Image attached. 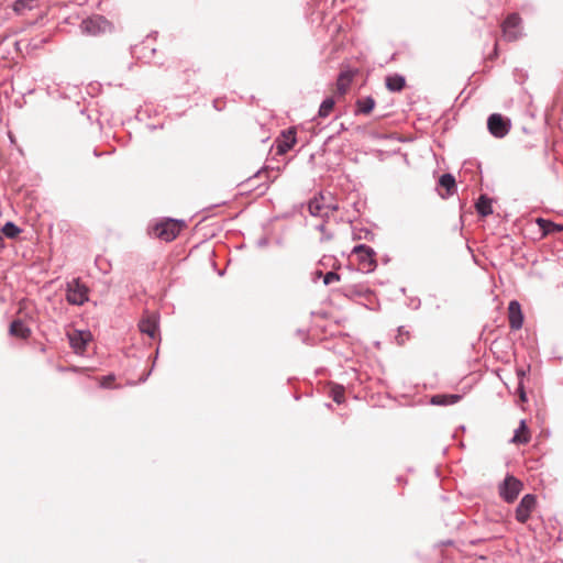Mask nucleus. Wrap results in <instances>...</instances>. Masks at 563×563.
<instances>
[{
    "label": "nucleus",
    "instance_id": "f257e3e1",
    "mask_svg": "<svg viewBox=\"0 0 563 563\" xmlns=\"http://www.w3.org/2000/svg\"><path fill=\"white\" fill-rule=\"evenodd\" d=\"M80 30L86 35L98 36L113 31V24L102 15L96 14L81 21Z\"/></svg>",
    "mask_w": 563,
    "mask_h": 563
},
{
    "label": "nucleus",
    "instance_id": "f03ea898",
    "mask_svg": "<svg viewBox=\"0 0 563 563\" xmlns=\"http://www.w3.org/2000/svg\"><path fill=\"white\" fill-rule=\"evenodd\" d=\"M186 223L183 220L166 219L153 227V234L166 242H170L176 239L180 233Z\"/></svg>",
    "mask_w": 563,
    "mask_h": 563
},
{
    "label": "nucleus",
    "instance_id": "7ed1b4c3",
    "mask_svg": "<svg viewBox=\"0 0 563 563\" xmlns=\"http://www.w3.org/2000/svg\"><path fill=\"white\" fill-rule=\"evenodd\" d=\"M66 299L70 305L81 306L88 301V288L79 279L67 284Z\"/></svg>",
    "mask_w": 563,
    "mask_h": 563
},
{
    "label": "nucleus",
    "instance_id": "20e7f679",
    "mask_svg": "<svg viewBox=\"0 0 563 563\" xmlns=\"http://www.w3.org/2000/svg\"><path fill=\"white\" fill-rule=\"evenodd\" d=\"M503 35L507 41H516L521 36V19L517 13L509 14L504 21Z\"/></svg>",
    "mask_w": 563,
    "mask_h": 563
},
{
    "label": "nucleus",
    "instance_id": "39448f33",
    "mask_svg": "<svg viewBox=\"0 0 563 563\" xmlns=\"http://www.w3.org/2000/svg\"><path fill=\"white\" fill-rule=\"evenodd\" d=\"M522 489V483L514 476H507L499 487L500 496L507 501L512 503Z\"/></svg>",
    "mask_w": 563,
    "mask_h": 563
},
{
    "label": "nucleus",
    "instance_id": "423d86ee",
    "mask_svg": "<svg viewBox=\"0 0 563 563\" xmlns=\"http://www.w3.org/2000/svg\"><path fill=\"white\" fill-rule=\"evenodd\" d=\"M487 128L495 137H504L510 130V121L501 114L494 113L487 120Z\"/></svg>",
    "mask_w": 563,
    "mask_h": 563
},
{
    "label": "nucleus",
    "instance_id": "0eeeda50",
    "mask_svg": "<svg viewBox=\"0 0 563 563\" xmlns=\"http://www.w3.org/2000/svg\"><path fill=\"white\" fill-rule=\"evenodd\" d=\"M71 349L77 354H82L86 350L88 342L91 340L89 331L73 330L67 334Z\"/></svg>",
    "mask_w": 563,
    "mask_h": 563
},
{
    "label": "nucleus",
    "instance_id": "6e6552de",
    "mask_svg": "<svg viewBox=\"0 0 563 563\" xmlns=\"http://www.w3.org/2000/svg\"><path fill=\"white\" fill-rule=\"evenodd\" d=\"M536 507V496L527 494L520 500L516 509V519L520 522H526Z\"/></svg>",
    "mask_w": 563,
    "mask_h": 563
},
{
    "label": "nucleus",
    "instance_id": "1a4fd4ad",
    "mask_svg": "<svg viewBox=\"0 0 563 563\" xmlns=\"http://www.w3.org/2000/svg\"><path fill=\"white\" fill-rule=\"evenodd\" d=\"M296 131L294 128L283 132L282 137L277 140V153H287L296 144Z\"/></svg>",
    "mask_w": 563,
    "mask_h": 563
},
{
    "label": "nucleus",
    "instance_id": "9d476101",
    "mask_svg": "<svg viewBox=\"0 0 563 563\" xmlns=\"http://www.w3.org/2000/svg\"><path fill=\"white\" fill-rule=\"evenodd\" d=\"M509 324L514 330H519L523 323V316L520 303L516 300L509 302L508 306Z\"/></svg>",
    "mask_w": 563,
    "mask_h": 563
},
{
    "label": "nucleus",
    "instance_id": "9b49d317",
    "mask_svg": "<svg viewBox=\"0 0 563 563\" xmlns=\"http://www.w3.org/2000/svg\"><path fill=\"white\" fill-rule=\"evenodd\" d=\"M140 331L147 334L151 339H155L158 332V323L156 317L148 316L140 321Z\"/></svg>",
    "mask_w": 563,
    "mask_h": 563
},
{
    "label": "nucleus",
    "instance_id": "f8f14e48",
    "mask_svg": "<svg viewBox=\"0 0 563 563\" xmlns=\"http://www.w3.org/2000/svg\"><path fill=\"white\" fill-rule=\"evenodd\" d=\"M308 209L310 214L313 217H328V211H324L327 209L325 196L321 195L320 197H316L310 200Z\"/></svg>",
    "mask_w": 563,
    "mask_h": 563
},
{
    "label": "nucleus",
    "instance_id": "ddd939ff",
    "mask_svg": "<svg viewBox=\"0 0 563 563\" xmlns=\"http://www.w3.org/2000/svg\"><path fill=\"white\" fill-rule=\"evenodd\" d=\"M353 253L358 255L360 261L364 264L372 265L375 262L374 261L375 252L373 251V249H371L369 246H367L365 244H358V245L354 246Z\"/></svg>",
    "mask_w": 563,
    "mask_h": 563
},
{
    "label": "nucleus",
    "instance_id": "4468645a",
    "mask_svg": "<svg viewBox=\"0 0 563 563\" xmlns=\"http://www.w3.org/2000/svg\"><path fill=\"white\" fill-rule=\"evenodd\" d=\"M355 107V114H369L375 107V100L371 96L358 98Z\"/></svg>",
    "mask_w": 563,
    "mask_h": 563
},
{
    "label": "nucleus",
    "instance_id": "2eb2a0df",
    "mask_svg": "<svg viewBox=\"0 0 563 563\" xmlns=\"http://www.w3.org/2000/svg\"><path fill=\"white\" fill-rule=\"evenodd\" d=\"M530 440L529 431L525 420L520 421L518 429H516L511 442L515 444H526Z\"/></svg>",
    "mask_w": 563,
    "mask_h": 563
},
{
    "label": "nucleus",
    "instance_id": "dca6fc26",
    "mask_svg": "<svg viewBox=\"0 0 563 563\" xmlns=\"http://www.w3.org/2000/svg\"><path fill=\"white\" fill-rule=\"evenodd\" d=\"M353 81V73H340V76L336 80V91L339 95L343 96L349 90L351 84Z\"/></svg>",
    "mask_w": 563,
    "mask_h": 563
},
{
    "label": "nucleus",
    "instance_id": "f3484780",
    "mask_svg": "<svg viewBox=\"0 0 563 563\" xmlns=\"http://www.w3.org/2000/svg\"><path fill=\"white\" fill-rule=\"evenodd\" d=\"M536 222L539 225V228L542 230L544 235L563 231L562 224L554 223V222H552L550 220H545L543 218H538L536 220Z\"/></svg>",
    "mask_w": 563,
    "mask_h": 563
},
{
    "label": "nucleus",
    "instance_id": "a211bd4d",
    "mask_svg": "<svg viewBox=\"0 0 563 563\" xmlns=\"http://www.w3.org/2000/svg\"><path fill=\"white\" fill-rule=\"evenodd\" d=\"M460 395H435L432 397L431 402L439 406L454 405L461 400Z\"/></svg>",
    "mask_w": 563,
    "mask_h": 563
},
{
    "label": "nucleus",
    "instance_id": "6ab92c4d",
    "mask_svg": "<svg viewBox=\"0 0 563 563\" xmlns=\"http://www.w3.org/2000/svg\"><path fill=\"white\" fill-rule=\"evenodd\" d=\"M476 210L483 217L492 214L493 207L490 199L487 198L486 196H481L476 202Z\"/></svg>",
    "mask_w": 563,
    "mask_h": 563
},
{
    "label": "nucleus",
    "instance_id": "aec40b11",
    "mask_svg": "<svg viewBox=\"0 0 563 563\" xmlns=\"http://www.w3.org/2000/svg\"><path fill=\"white\" fill-rule=\"evenodd\" d=\"M10 334L25 339L30 334V330L20 320H15L10 325Z\"/></svg>",
    "mask_w": 563,
    "mask_h": 563
},
{
    "label": "nucleus",
    "instance_id": "412c9836",
    "mask_svg": "<svg viewBox=\"0 0 563 563\" xmlns=\"http://www.w3.org/2000/svg\"><path fill=\"white\" fill-rule=\"evenodd\" d=\"M386 86L390 91H400L405 86V78L399 75L386 78Z\"/></svg>",
    "mask_w": 563,
    "mask_h": 563
},
{
    "label": "nucleus",
    "instance_id": "4be33fe9",
    "mask_svg": "<svg viewBox=\"0 0 563 563\" xmlns=\"http://www.w3.org/2000/svg\"><path fill=\"white\" fill-rule=\"evenodd\" d=\"M335 106V100L332 97H329L322 101L320 104L318 117L319 118H328L330 113L333 111Z\"/></svg>",
    "mask_w": 563,
    "mask_h": 563
},
{
    "label": "nucleus",
    "instance_id": "5701e85b",
    "mask_svg": "<svg viewBox=\"0 0 563 563\" xmlns=\"http://www.w3.org/2000/svg\"><path fill=\"white\" fill-rule=\"evenodd\" d=\"M35 5H36V0H16L13 3V10L19 14H22L27 10L34 9Z\"/></svg>",
    "mask_w": 563,
    "mask_h": 563
},
{
    "label": "nucleus",
    "instance_id": "b1692460",
    "mask_svg": "<svg viewBox=\"0 0 563 563\" xmlns=\"http://www.w3.org/2000/svg\"><path fill=\"white\" fill-rule=\"evenodd\" d=\"M439 184L441 187L445 188L449 195L453 194V189L455 188V178L451 174H444L440 177Z\"/></svg>",
    "mask_w": 563,
    "mask_h": 563
},
{
    "label": "nucleus",
    "instance_id": "393cba45",
    "mask_svg": "<svg viewBox=\"0 0 563 563\" xmlns=\"http://www.w3.org/2000/svg\"><path fill=\"white\" fill-rule=\"evenodd\" d=\"M20 232L21 230L13 222H7L2 228V233L10 239L15 238Z\"/></svg>",
    "mask_w": 563,
    "mask_h": 563
},
{
    "label": "nucleus",
    "instance_id": "a878e982",
    "mask_svg": "<svg viewBox=\"0 0 563 563\" xmlns=\"http://www.w3.org/2000/svg\"><path fill=\"white\" fill-rule=\"evenodd\" d=\"M340 280V275L334 273V272H328L324 276H323V284L324 285H330L334 282H339Z\"/></svg>",
    "mask_w": 563,
    "mask_h": 563
},
{
    "label": "nucleus",
    "instance_id": "bb28decb",
    "mask_svg": "<svg viewBox=\"0 0 563 563\" xmlns=\"http://www.w3.org/2000/svg\"><path fill=\"white\" fill-rule=\"evenodd\" d=\"M333 400L338 404H341L344 400V389L342 387H335L332 390Z\"/></svg>",
    "mask_w": 563,
    "mask_h": 563
},
{
    "label": "nucleus",
    "instance_id": "cd10ccee",
    "mask_svg": "<svg viewBox=\"0 0 563 563\" xmlns=\"http://www.w3.org/2000/svg\"><path fill=\"white\" fill-rule=\"evenodd\" d=\"M518 375L520 377L519 385H518V391L520 394V399L522 401H525L526 400V393L523 390V384H522V377L525 376V371H522V369L518 371Z\"/></svg>",
    "mask_w": 563,
    "mask_h": 563
},
{
    "label": "nucleus",
    "instance_id": "c85d7f7f",
    "mask_svg": "<svg viewBox=\"0 0 563 563\" xmlns=\"http://www.w3.org/2000/svg\"><path fill=\"white\" fill-rule=\"evenodd\" d=\"M325 207H327V209L324 211H328V217L330 216V213H332V212L338 210V205H335V203H331V202H327L325 201Z\"/></svg>",
    "mask_w": 563,
    "mask_h": 563
},
{
    "label": "nucleus",
    "instance_id": "c756f323",
    "mask_svg": "<svg viewBox=\"0 0 563 563\" xmlns=\"http://www.w3.org/2000/svg\"><path fill=\"white\" fill-rule=\"evenodd\" d=\"M111 380H113V376H111V375L110 376H106V377L102 378L100 384H101L102 387H109Z\"/></svg>",
    "mask_w": 563,
    "mask_h": 563
},
{
    "label": "nucleus",
    "instance_id": "7c9ffc66",
    "mask_svg": "<svg viewBox=\"0 0 563 563\" xmlns=\"http://www.w3.org/2000/svg\"><path fill=\"white\" fill-rule=\"evenodd\" d=\"M318 229H319L320 231H323V230H324V224H320V225L318 227Z\"/></svg>",
    "mask_w": 563,
    "mask_h": 563
},
{
    "label": "nucleus",
    "instance_id": "2f4dec72",
    "mask_svg": "<svg viewBox=\"0 0 563 563\" xmlns=\"http://www.w3.org/2000/svg\"><path fill=\"white\" fill-rule=\"evenodd\" d=\"M321 276H322V272L319 271L316 273V277H321Z\"/></svg>",
    "mask_w": 563,
    "mask_h": 563
}]
</instances>
